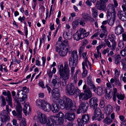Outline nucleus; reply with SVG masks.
Instances as JSON below:
<instances>
[{
	"label": "nucleus",
	"mask_w": 126,
	"mask_h": 126,
	"mask_svg": "<svg viewBox=\"0 0 126 126\" xmlns=\"http://www.w3.org/2000/svg\"><path fill=\"white\" fill-rule=\"evenodd\" d=\"M61 107H63L67 110L71 112H74L76 108L75 105L73 104L72 100L65 96L63 97L62 99H60L58 101Z\"/></svg>",
	"instance_id": "f257e3e1"
},
{
	"label": "nucleus",
	"mask_w": 126,
	"mask_h": 126,
	"mask_svg": "<svg viewBox=\"0 0 126 126\" xmlns=\"http://www.w3.org/2000/svg\"><path fill=\"white\" fill-rule=\"evenodd\" d=\"M77 51L74 50L72 52L70 58L69 59V65L71 68V73H74L78 60Z\"/></svg>",
	"instance_id": "f03ea898"
},
{
	"label": "nucleus",
	"mask_w": 126,
	"mask_h": 126,
	"mask_svg": "<svg viewBox=\"0 0 126 126\" xmlns=\"http://www.w3.org/2000/svg\"><path fill=\"white\" fill-rule=\"evenodd\" d=\"M74 81L72 82L69 86H66L65 91L67 94L71 95H73L75 94L79 95L80 90L78 88H75L77 81L75 80Z\"/></svg>",
	"instance_id": "7ed1b4c3"
},
{
	"label": "nucleus",
	"mask_w": 126,
	"mask_h": 126,
	"mask_svg": "<svg viewBox=\"0 0 126 126\" xmlns=\"http://www.w3.org/2000/svg\"><path fill=\"white\" fill-rule=\"evenodd\" d=\"M107 14L109 16L115 18L116 17V13L115 7L113 4H109L107 7Z\"/></svg>",
	"instance_id": "20e7f679"
},
{
	"label": "nucleus",
	"mask_w": 126,
	"mask_h": 126,
	"mask_svg": "<svg viewBox=\"0 0 126 126\" xmlns=\"http://www.w3.org/2000/svg\"><path fill=\"white\" fill-rule=\"evenodd\" d=\"M109 39L112 43L111 45L108 39H105V42H106V44L108 47L111 48V49L112 50L114 51L116 48L117 45L115 41V39L112 36L111 37H110L109 38Z\"/></svg>",
	"instance_id": "39448f33"
},
{
	"label": "nucleus",
	"mask_w": 126,
	"mask_h": 126,
	"mask_svg": "<svg viewBox=\"0 0 126 126\" xmlns=\"http://www.w3.org/2000/svg\"><path fill=\"white\" fill-rule=\"evenodd\" d=\"M89 107V104L86 101L85 102H82L80 104L79 108L77 111L78 114H79L81 112L84 113L86 112Z\"/></svg>",
	"instance_id": "423d86ee"
},
{
	"label": "nucleus",
	"mask_w": 126,
	"mask_h": 126,
	"mask_svg": "<svg viewBox=\"0 0 126 126\" xmlns=\"http://www.w3.org/2000/svg\"><path fill=\"white\" fill-rule=\"evenodd\" d=\"M9 104L6 105V109L3 110L0 113V114L5 117V120H10V117L9 116L10 112L12 111L11 109H9Z\"/></svg>",
	"instance_id": "0eeeda50"
},
{
	"label": "nucleus",
	"mask_w": 126,
	"mask_h": 126,
	"mask_svg": "<svg viewBox=\"0 0 126 126\" xmlns=\"http://www.w3.org/2000/svg\"><path fill=\"white\" fill-rule=\"evenodd\" d=\"M50 119L52 122L55 123L56 125H61L63 122V119L60 118L57 116H51L50 117Z\"/></svg>",
	"instance_id": "6e6552de"
},
{
	"label": "nucleus",
	"mask_w": 126,
	"mask_h": 126,
	"mask_svg": "<svg viewBox=\"0 0 126 126\" xmlns=\"http://www.w3.org/2000/svg\"><path fill=\"white\" fill-rule=\"evenodd\" d=\"M113 99L114 101H115L116 100V97L118 99L123 100L124 99L125 96L124 95L119 94L117 93V89L115 88L113 89Z\"/></svg>",
	"instance_id": "1a4fd4ad"
},
{
	"label": "nucleus",
	"mask_w": 126,
	"mask_h": 126,
	"mask_svg": "<svg viewBox=\"0 0 126 126\" xmlns=\"http://www.w3.org/2000/svg\"><path fill=\"white\" fill-rule=\"evenodd\" d=\"M38 119L41 124H45L47 123V117L45 114L40 113L38 115Z\"/></svg>",
	"instance_id": "9d476101"
},
{
	"label": "nucleus",
	"mask_w": 126,
	"mask_h": 126,
	"mask_svg": "<svg viewBox=\"0 0 126 126\" xmlns=\"http://www.w3.org/2000/svg\"><path fill=\"white\" fill-rule=\"evenodd\" d=\"M98 99L95 97L92 98L90 100L89 103L90 106L92 109H94L97 107L98 104L97 103Z\"/></svg>",
	"instance_id": "9b49d317"
},
{
	"label": "nucleus",
	"mask_w": 126,
	"mask_h": 126,
	"mask_svg": "<svg viewBox=\"0 0 126 126\" xmlns=\"http://www.w3.org/2000/svg\"><path fill=\"white\" fill-rule=\"evenodd\" d=\"M125 11L119 10L118 11L117 16L119 18L123 21L126 22V13Z\"/></svg>",
	"instance_id": "f8f14e48"
},
{
	"label": "nucleus",
	"mask_w": 126,
	"mask_h": 126,
	"mask_svg": "<svg viewBox=\"0 0 126 126\" xmlns=\"http://www.w3.org/2000/svg\"><path fill=\"white\" fill-rule=\"evenodd\" d=\"M95 7L97 9L105 11L106 8V4L102 2H101L98 1L95 5Z\"/></svg>",
	"instance_id": "ddd939ff"
},
{
	"label": "nucleus",
	"mask_w": 126,
	"mask_h": 126,
	"mask_svg": "<svg viewBox=\"0 0 126 126\" xmlns=\"http://www.w3.org/2000/svg\"><path fill=\"white\" fill-rule=\"evenodd\" d=\"M9 92L8 91V92ZM2 94L5 96L7 95V98H6V101L8 103L9 105L11 107H12V98L11 97V93H8L6 92H2Z\"/></svg>",
	"instance_id": "4468645a"
},
{
	"label": "nucleus",
	"mask_w": 126,
	"mask_h": 126,
	"mask_svg": "<svg viewBox=\"0 0 126 126\" xmlns=\"http://www.w3.org/2000/svg\"><path fill=\"white\" fill-rule=\"evenodd\" d=\"M64 118L69 121H72L75 119V115L74 113L67 112L65 115Z\"/></svg>",
	"instance_id": "2eb2a0df"
},
{
	"label": "nucleus",
	"mask_w": 126,
	"mask_h": 126,
	"mask_svg": "<svg viewBox=\"0 0 126 126\" xmlns=\"http://www.w3.org/2000/svg\"><path fill=\"white\" fill-rule=\"evenodd\" d=\"M93 109L94 111V115L92 117V119L93 120H96L98 119V117L100 116V114H101V110L99 108L97 107Z\"/></svg>",
	"instance_id": "dca6fc26"
},
{
	"label": "nucleus",
	"mask_w": 126,
	"mask_h": 126,
	"mask_svg": "<svg viewBox=\"0 0 126 126\" xmlns=\"http://www.w3.org/2000/svg\"><path fill=\"white\" fill-rule=\"evenodd\" d=\"M87 83L88 86L91 87V89H93L94 91L95 90L96 87L93 84V82L92 81L91 77L89 76L87 77Z\"/></svg>",
	"instance_id": "f3484780"
},
{
	"label": "nucleus",
	"mask_w": 126,
	"mask_h": 126,
	"mask_svg": "<svg viewBox=\"0 0 126 126\" xmlns=\"http://www.w3.org/2000/svg\"><path fill=\"white\" fill-rule=\"evenodd\" d=\"M42 109L44 111L49 112L51 110V105L46 101L42 107Z\"/></svg>",
	"instance_id": "a211bd4d"
},
{
	"label": "nucleus",
	"mask_w": 126,
	"mask_h": 126,
	"mask_svg": "<svg viewBox=\"0 0 126 126\" xmlns=\"http://www.w3.org/2000/svg\"><path fill=\"white\" fill-rule=\"evenodd\" d=\"M115 33L117 35L120 34L124 32L123 28L121 25L117 26L115 30Z\"/></svg>",
	"instance_id": "6ab92c4d"
},
{
	"label": "nucleus",
	"mask_w": 126,
	"mask_h": 126,
	"mask_svg": "<svg viewBox=\"0 0 126 126\" xmlns=\"http://www.w3.org/2000/svg\"><path fill=\"white\" fill-rule=\"evenodd\" d=\"M112 57L113 58L114 61V63L117 65L119 64L121 62V57L119 54L117 55H115L112 56Z\"/></svg>",
	"instance_id": "aec40b11"
},
{
	"label": "nucleus",
	"mask_w": 126,
	"mask_h": 126,
	"mask_svg": "<svg viewBox=\"0 0 126 126\" xmlns=\"http://www.w3.org/2000/svg\"><path fill=\"white\" fill-rule=\"evenodd\" d=\"M84 93L87 100L92 97V94L89 88H87L84 90Z\"/></svg>",
	"instance_id": "412c9836"
},
{
	"label": "nucleus",
	"mask_w": 126,
	"mask_h": 126,
	"mask_svg": "<svg viewBox=\"0 0 126 126\" xmlns=\"http://www.w3.org/2000/svg\"><path fill=\"white\" fill-rule=\"evenodd\" d=\"M60 75L62 80H67L69 79V74L64 72L60 74Z\"/></svg>",
	"instance_id": "4be33fe9"
},
{
	"label": "nucleus",
	"mask_w": 126,
	"mask_h": 126,
	"mask_svg": "<svg viewBox=\"0 0 126 126\" xmlns=\"http://www.w3.org/2000/svg\"><path fill=\"white\" fill-rule=\"evenodd\" d=\"M52 105L53 108L52 110L53 112L54 113L58 112L59 110L60 109L57 103L54 102L52 104Z\"/></svg>",
	"instance_id": "5701e85b"
},
{
	"label": "nucleus",
	"mask_w": 126,
	"mask_h": 126,
	"mask_svg": "<svg viewBox=\"0 0 126 126\" xmlns=\"http://www.w3.org/2000/svg\"><path fill=\"white\" fill-rule=\"evenodd\" d=\"M57 79H53L52 82L53 84V85L54 86V88H57L59 87L60 86V83L59 81L57 82Z\"/></svg>",
	"instance_id": "b1692460"
},
{
	"label": "nucleus",
	"mask_w": 126,
	"mask_h": 126,
	"mask_svg": "<svg viewBox=\"0 0 126 126\" xmlns=\"http://www.w3.org/2000/svg\"><path fill=\"white\" fill-rule=\"evenodd\" d=\"M82 16L83 19L85 20H90L91 21H93L94 20L93 18H91L89 16L88 14L83 13L82 14Z\"/></svg>",
	"instance_id": "393cba45"
},
{
	"label": "nucleus",
	"mask_w": 126,
	"mask_h": 126,
	"mask_svg": "<svg viewBox=\"0 0 126 126\" xmlns=\"http://www.w3.org/2000/svg\"><path fill=\"white\" fill-rule=\"evenodd\" d=\"M81 36L80 34H79V31H77V32L74 35L73 38L74 40L78 41L80 39H82V37H81Z\"/></svg>",
	"instance_id": "a878e982"
},
{
	"label": "nucleus",
	"mask_w": 126,
	"mask_h": 126,
	"mask_svg": "<svg viewBox=\"0 0 126 126\" xmlns=\"http://www.w3.org/2000/svg\"><path fill=\"white\" fill-rule=\"evenodd\" d=\"M69 67L67 62L64 63V72L69 74L70 72Z\"/></svg>",
	"instance_id": "bb28decb"
},
{
	"label": "nucleus",
	"mask_w": 126,
	"mask_h": 126,
	"mask_svg": "<svg viewBox=\"0 0 126 126\" xmlns=\"http://www.w3.org/2000/svg\"><path fill=\"white\" fill-rule=\"evenodd\" d=\"M89 117L87 115H83L82 116L81 118V122L86 123L89 120Z\"/></svg>",
	"instance_id": "cd10ccee"
},
{
	"label": "nucleus",
	"mask_w": 126,
	"mask_h": 126,
	"mask_svg": "<svg viewBox=\"0 0 126 126\" xmlns=\"http://www.w3.org/2000/svg\"><path fill=\"white\" fill-rule=\"evenodd\" d=\"M0 100L1 102V106L3 107L6 103L5 97L3 96H1L0 97Z\"/></svg>",
	"instance_id": "c85d7f7f"
},
{
	"label": "nucleus",
	"mask_w": 126,
	"mask_h": 126,
	"mask_svg": "<svg viewBox=\"0 0 126 126\" xmlns=\"http://www.w3.org/2000/svg\"><path fill=\"white\" fill-rule=\"evenodd\" d=\"M44 103H46V101L44 100H37L36 101V105L41 108Z\"/></svg>",
	"instance_id": "c756f323"
},
{
	"label": "nucleus",
	"mask_w": 126,
	"mask_h": 126,
	"mask_svg": "<svg viewBox=\"0 0 126 126\" xmlns=\"http://www.w3.org/2000/svg\"><path fill=\"white\" fill-rule=\"evenodd\" d=\"M92 15L94 18H96L98 16V10L94 7L92 9Z\"/></svg>",
	"instance_id": "7c9ffc66"
},
{
	"label": "nucleus",
	"mask_w": 126,
	"mask_h": 126,
	"mask_svg": "<svg viewBox=\"0 0 126 126\" xmlns=\"http://www.w3.org/2000/svg\"><path fill=\"white\" fill-rule=\"evenodd\" d=\"M59 54L62 57L65 56L67 54V51L65 49L63 48L62 49L60 50L59 52Z\"/></svg>",
	"instance_id": "2f4dec72"
},
{
	"label": "nucleus",
	"mask_w": 126,
	"mask_h": 126,
	"mask_svg": "<svg viewBox=\"0 0 126 126\" xmlns=\"http://www.w3.org/2000/svg\"><path fill=\"white\" fill-rule=\"evenodd\" d=\"M121 62L123 66L122 69L126 71V58L123 59Z\"/></svg>",
	"instance_id": "473e14b6"
},
{
	"label": "nucleus",
	"mask_w": 126,
	"mask_h": 126,
	"mask_svg": "<svg viewBox=\"0 0 126 126\" xmlns=\"http://www.w3.org/2000/svg\"><path fill=\"white\" fill-rule=\"evenodd\" d=\"M17 105L16 106V111L17 113H22V108L21 106V104H20L19 102L18 103H16Z\"/></svg>",
	"instance_id": "72a5a7b5"
},
{
	"label": "nucleus",
	"mask_w": 126,
	"mask_h": 126,
	"mask_svg": "<svg viewBox=\"0 0 126 126\" xmlns=\"http://www.w3.org/2000/svg\"><path fill=\"white\" fill-rule=\"evenodd\" d=\"M0 114V126H2L3 122L8 121L9 120H5V117Z\"/></svg>",
	"instance_id": "f704fd0d"
},
{
	"label": "nucleus",
	"mask_w": 126,
	"mask_h": 126,
	"mask_svg": "<svg viewBox=\"0 0 126 126\" xmlns=\"http://www.w3.org/2000/svg\"><path fill=\"white\" fill-rule=\"evenodd\" d=\"M108 94L107 93V91H106V98L108 99H110L113 95V91L111 92V90L109 92Z\"/></svg>",
	"instance_id": "c9c22d12"
},
{
	"label": "nucleus",
	"mask_w": 126,
	"mask_h": 126,
	"mask_svg": "<svg viewBox=\"0 0 126 126\" xmlns=\"http://www.w3.org/2000/svg\"><path fill=\"white\" fill-rule=\"evenodd\" d=\"M79 99L82 100H87L84 93H80L79 92Z\"/></svg>",
	"instance_id": "e433bc0d"
},
{
	"label": "nucleus",
	"mask_w": 126,
	"mask_h": 126,
	"mask_svg": "<svg viewBox=\"0 0 126 126\" xmlns=\"http://www.w3.org/2000/svg\"><path fill=\"white\" fill-rule=\"evenodd\" d=\"M98 95L101 96L103 94V89L100 87H98L97 90Z\"/></svg>",
	"instance_id": "4c0bfd02"
},
{
	"label": "nucleus",
	"mask_w": 126,
	"mask_h": 126,
	"mask_svg": "<svg viewBox=\"0 0 126 126\" xmlns=\"http://www.w3.org/2000/svg\"><path fill=\"white\" fill-rule=\"evenodd\" d=\"M113 121V120L110 118H108L107 117L103 120L104 122L107 124H108L111 123Z\"/></svg>",
	"instance_id": "58836bf2"
},
{
	"label": "nucleus",
	"mask_w": 126,
	"mask_h": 126,
	"mask_svg": "<svg viewBox=\"0 0 126 126\" xmlns=\"http://www.w3.org/2000/svg\"><path fill=\"white\" fill-rule=\"evenodd\" d=\"M51 94V97L52 99L58 98L59 97V94L58 93H56L55 92H53Z\"/></svg>",
	"instance_id": "ea45409f"
},
{
	"label": "nucleus",
	"mask_w": 126,
	"mask_h": 126,
	"mask_svg": "<svg viewBox=\"0 0 126 126\" xmlns=\"http://www.w3.org/2000/svg\"><path fill=\"white\" fill-rule=\"evenodd\" d=\"M87 62L89 64V65L91 66V64L89 62L88 60L87 59H84V62H83L82 63V64L85 65V66L87 68H88V66L87 64Z\"/></svg>",
	"instance_id": "a19ab883"
},
{
	"label": "nucleus",
	"mask_w": 126,
	"mask_h": 126,
	"mask_svg": "<svg viewBox=\"0 0 126 126\" xmlns=\"http://www.w3.org/2000/svg\"><path fill=\"white\" fill-rule=\"evenodd\" d=\"M58 69L60 74L63 72L64 67L62 64H61L58 66Z\"/></svg>",
	"instance_id": "79ce46f5"
},
{
	"label": "nucleus",
	"mask_w": 126,
	"mask_h": 126,
	"mask_svg": "<svg viewBox=\"0 0 126 126\" xmlns=\"http://www.w3.org/2000/svg\"><path fill=\"white\" fill-rule=\"evenodd\" d=\"M120 54L122 56H126V47H125L123 49L120 51Z\"/></svg>",
	"instance_id": "37998d69"
},
{
	"label": "nucleus",
	"mask_w": 126,
	"mask_h": 126,
	"mask_svg": "<svg viewBox=\"0 0 126 126\" xmlns=\"http://www.w3.org/2000/svg\"><path fill=\"white\" fill-rule=\"evenodd\" d=\"M19 91L18 90V92L17 93L16 97H14V98L15 99V101L16 103H18V102H19L18 101L19 99V98L20 99H21L20 97L19 98Z\"/></svg>",
	"instance_id": "c03bdc74"
},
{
	"label": "nucleus",
	"mask_w": 126,
	"mask_h": 126,
	"mask_svg": "<svg viewBox=\"0 0 126 126\" xmlns=\"http://www.w3.org/2000/svg\"><path fill=\"white\" fill-rule=\"evenodd\" d=\"M21 99L20 100L21 102H23L24 103H25L26 101V99H27V96L26 94H24V96H23Z\"/></svg>",
	"instance_id": "a18cd8bd"
},
{
	"label": "nucleus",
	"mask_w": 126,
	"mask_h": 126,
	"mask_svg": "<svg viewBox=\"0 0 126 126\" xmlns=\"http://www.w3.org/2000/svg\"><path fill=\"white\" fill-rule=\"evenodd\" d=\"M65 46H66V48H64L65 49L67 53L68 52H69L71 53L72 51V50L71 48L68 45H66Z\"/></svg>",
	"instance_id": "49530a36"
},
{
	"label": "nucleus",
	"mask_w": 126,
	"mask_h": 126,
	"mask_svg": "<svg viewBox=\"0 0 126 126\" xmlns=\"http://www.w3.org/2000/svg\"><path fill=\"white\" fill-rule=\"evenodd\" d=\"M101 28L102 29V30L103 31V32L105 33L106 35L108 34V32L107 31V29L106 27L105 26L103 25H102L101 27Z\"/></svg>",
	"instance_id": "de8ad7c7"
},
{
	"label": "nucleus",
	"mask_w": 126,
	"mask_h": 126,
	"mask_svg": "<svg viewBox=\"0 0 126 126\" xmlns=\"http://www.w3.org/2000/svg\"><path fill=\"white\" fill-rule=\"evenodd\" d=\"M122 4H123L122 7L123 10H126V2L125 0H123L122 2Z\"/></svg>",
	"instance_id": "09e8293b"
},
{
	"label": "nucleus",
	"mask_w": 126,
	"mask_h": 126,
	"mask_svg": "<svg viewBox=\"0 0 126 126\" xmlns=\"http://www.w3.org/2000/svg\"><path fill=\"white\" fill-rule=\"evenodd\" d=\"M79 24V22L77 20H75L72 23V24L73 27L76 28Z\"/></svg>",
	"instance_id": "8fccbe9b"
},
{
	"label": "nucleus",
	"mask_w": 126,
	"mask_h": 126,
	"mask_svg": "<svg viewBox=\"0 0 126 126\" xmlns=\"http://www.w3.org/2000/svg\"><path fill=\"white\" fill-rule=\"evenodd\" d=\"M79 32L80 33L79 34L81 35L82 34L83 35L85 32H86V31L85 29L83 28H80L79 30Z\"/></svg>",
	"instance_id": "3c124183"
},
{
	"label": "nucleus",
	"mask_w": 126,
	"mask_h": 126,
	"mask_svg": "<svg viewBox=\"0 0 126 126\" xmlns=\"http://www.w3.org/2000/svg\"><path fill=\"white\" fill-rule=\"evenodd\" d=\"M105 105L104 101L103 100H101L100 105V107L102 108H103L105 106Z\"/></svg>",
	"instance_id": "603ef678"
},
{
	"label": "nucleus",
	"mask_w": 126,
	"mask_h": 126,
	"mask_svg": "<svg viewBox=\"0 0 126 126\" xmlns=\"http://www.w3.org/2000/svg\"><path fill=\"white\" fill-rule=\"evenodd\" d=\"M47 74L50 78H51L52 76V73L50 69H48L47 71Z\"/></svg>",
	"instance_id": "864d4df0"
},
{
	"label": "nucleus",
	"mask_w": 126,
	"mask_h": 126,
	"mask_svg": "<svg viewBox=\"0 0 126 126\" xmlns=\"http://www.w3.org/2000/svg\"><path fill=\"white\" fill-rule=\"evenodd\" d=\"M87 74V70H83L82 74V77L83 78L85 77H86Z\"/></svg>",
	"instance_id": "5fc2aeb1"
},
{
	"label": "nucleus",
	"mask_w": 126,
	"mask_h": 126,
	"mask_svg": "<svg viewBox=\"0 0 126 126\" xmlns=\"http://www.w3.org/2000/svg\"><path fill=\"white\" fill-rule=\"evenodd\" d=\"M115 18H113L112 19L110 20L108 22V23L110 25L112 26L114 24Z\"/></svg>",
	"instance_id": "6e6d98bb"
},
{
	"label": "nucleus",
	"mask_w": 126,
	"mask_h": 126,
	"mask_svg": "<svg viewBox=\"0 0 126 126\" xmlns=\"http://www.w3.org/2000/svg\"><path fill=\"white\" fill-rule=\"evenodd\" d=\"M63 114L62 112H60L57 114V116L60 118H63Z\"/></svg>",
	"instance_id": "4d7b16f0"
},
{
	"label": "nucleus",
	"mask_w": 126,
	"mask_h": 126,
	"mask_svg": "<svg viewBox=\"0 0 126 126\" xmlns=\"http://www.w3.org/2000/svg\"><path fill=\"white\" fill-rule=\"evenodd\" d=\"M118 46L120 48H122L124 47V43H123L122 42H120L119 43Z\"/></svg>",
	"instance_id": "13d9d810"
},
{
	"label": "nucleus",
	"mask_w": 126,
	"mask_h": 126,
	"mask_svg": "<svg viewBox=\"0 0 126 126\" xmlns=\"http://www.w3.org/2000/svg\"><path fill=\"white\" fill-rule=\"evenodd\" d=\"M115 75L116 77H118L120 74V72L118 69H116L114 71Z\"/></svg>",
	"instance_id": "bf43d9fd"
},
{
	"label": "nucleus",
	"mask_w": 126,
	"mask_h": 126,
	"mask_svg": "<svg viewBox=\"0 0 126 126\" xmlns=\"http://www.w3.org/2000/svg\"><path fill=\"white\" fill-rule=\"evenodd\" d=\"M63 37L64 38L65 37L67 39H70L71 38H69L68 37V36L67 33L65 32H64L63 33Z\"/></svg>",
	"instance_id": "052dcab7"
},
{
	"label": "nucleus",
	"mask_w": 126,
	"mask_h": 126,
	"mask_svg": "<svg viewBox=\"0 0 126 126\" xmlns=\"http://www.w3.org/2000/svg\"><path fill=\"white\" fill-rule=\"evenodd\" d=\"M109 51V48H108L104 50L102 52V53L104 54L105 55L107 52L108 53Z\"/></svg>",
	"instance_id": "680f3d73"
},
{
	"label": "nucleus",
	"mask_w": 126,
	"mask_h": 126,
	"mask_svg": "<svg viewBox=\"0 0 126 126\" xmlns=\"http://www.w3.org/2000/svg\"><path fill=\"white\" fill-rule=\"evenodd\" d=\"M79 24L80 25L83 26L85 24V20L83 19H81V20L79 22Z\"/></svg>",
	"instance_id": "e2e57ef3"
},
{
	"label": "nucleus",
	"mask_w": 126,
	"mask_h": 126,
	"mask_svg": "<svg viewBox=\"0 0 126 126\" xmlns=\"http://www.w3.org/2000/svg\"><path fill=\"white\" fill-rule=\"evenodd\" d=\"M85 3L87 5L89 6H90L92 5L91 2L89 0H87V1Z\"/></svg>",
	"instance_id": "0e129e2a"
},
{
	"label": "nucleus",
	"mask_w": 126,
	"mask_h": 126,
	"mask_svg": "<svg viewBox=\"0 0 126 126\" xmlns=\"http://www.w3.org/2000/svg\"><path fill=\"white\" fill-rule=\"evenodd\" d=\"M26 123L24 120H22L21 122L20 126H26Z\"/></svg>",
	"instance_id": "69168bd1"
},
{
	"label": "nucleus",
	"mask_w": 126,
	"mask_h": 126,
	"mask_svg": "<svg viewBox=\"0 0 126 126\" xmlns=\"http://www.w3.org/2000/svg\"><path fill=\"white\" fill-rule=\"evenodd\" d=\"M46 126H54V124L52 122L51 123L49 122L47 123Z\"/></svg>",
	"instance_id": "338daca9"
},
{
	"label": "nucleus",
	"mask_w": 126,
	"mask_h": 126,
	"mask_svg": "<svg viewBox=\"0 0 126 126\" xmlns=\"http://www.w3.org/2000/svg\"><path fill=\"white\" fill-rule=\"evenodd\" d=\"M67 126H77V125L75 123H69Z\"/></svg>",
	"instance_id": "774afa93"
}]
</instances>
